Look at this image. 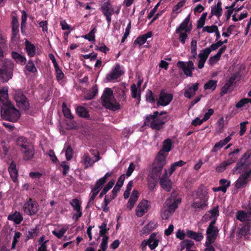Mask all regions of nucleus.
Wrapping results in <instances>:
<instances>
[{
    "instance_id": "1",
    "label": "nucleus",
    "mask_w": 251,
    "mask_h": 251,
    "mask_svg": "<svg viewBox=\"0 0 251 251\" xmlns=\"http://www.w3.org/2000/svg\"><path fill=\"white\" fill-rule=\"evenodd\" d=\"M7 50V41L4 37L0 33V80L2 82H6L12 78L14 64L12 61L7 59H2L4 53Z\"/></svg>"
},
{
    "instance_id": "2",
    "label": "nucleus",
    "mask_w": 251,
    "mask_h": 251,
    "mask_svg": "<svg viewBox=\"0 0 251 251\" xmlns=\"http://www.w3.org/2000/svg\"><path fill=\"white\" fill-rule=\"evenodd\" d=\"M159 112L154 111L153 114L147 115L144 121V125L149 126L151 129L157 131L161 129L164 125L169 120L168 116H158Z\"/></svg>"
},
{
    "instance_id": "3",
    "label": "nucleus",
    "mask_w": 251,
    "mask_h": 251,
    "mask_svg": "<svg viewBox=\"0 0 251 251\" xmlns=\"http://www.w3.org/2000/svg\"><path fill=\"white\" fill-rule=\"evenodd\" d=\"M166 164V156L160 151L152 164L151 170L149 172V176L156 179H160L163 167Z\"/></svg>"
},
{
    "instance_id": "4",
    "label": "nucleus",
    "mask_w": 251,
    "mask_h": 251,
    "mask_svg": "<svg viewBox=\"0 0 251 251\" xmlns=\"http://www.w3.org/2000/svg\"><path fill=\"white\" fill-rule=\"evenodd\" d=\"M0 115L3 120L15 122L19 119L21 114L12 103H9L0 107Z\"/></svg>"
},
{
    "instance_id": "5",
    "label": "nucleus",
    "mask_w": 251,
    "mask_h": 251,
    "mask_svg": "<svg viewBox=\"0 0 251 251\" xmlns=\"http://www.w3.org/2000/svg\"><path fill=\"white\" fill-rule=\"evenodd\" d=\"M113 98H114V97L112 89L108 87L105 88L101 97L102 105L107 109L112 111L120 109L121 105L119 102L115 101L114 103H113L111 101Z\"/></svg>"
},
{
    "instance_id": "6",
    "label": "nucleus",
    "mask_w": 251,
    "mask_h": 251,
    "mask_svg": "<svg viewBox=\"0 0 251 251\" xmlns=\"http://www.w3.org/2000/svg\"><path fill=\"white\" fill-rule=\"evenodd\" d=\"M251 150H248L244 153L239 161L236 163L235 166L232 170L234 175L241 174L242 172L251 169Z\"/></svg>"
},
{
    "instance_id": "7",
    "label": "nucleus",
    "mask_w": 251,
    "mask_h": 251,
    "mask_svg": "<svg viewBox=\"0 0 251 251\" xmlns=\"http://www.w3.org/2000/svg\"><path fill=\"white\" fill-rule=\"evenodd\" d=\"M39 209V205L38 202L29 198L28 201H25L23 206V210L25 214L29 216H33L36 215Z\"/></svg>"
},
{
    "instance_id": "8",
    "label": "nucleus",
    "mask_w": 251,
    "mask_h": 251,
    "mask_svg": "<svg viewBox=\"0 0 251 251\" xmlns=\"http://www.w3.org/2000/svg\"><path fill=\"white\" fill-rule=\"evenodd\" d=\"M14 98L18 107L25 110L29 109V104L28 100L21 91H16L14 94Z\"/></svg>"
},
{
    "instance_id": "9",
    "label": "nucleus",
    "mask_w": 251,
    "mask_h": 251,
    "mask_svg": "<svg viewBox=\"0 0 251 251\" xmlns=\"http://www.w3.org/2000/svg\"><path fill=\"white\" fill-rule=\"evenodd\" d=\"M177 67L182 70L184 74L187 76H192V71L195 69L194 62L191 60L188 62L179 61L177 63Z\"/></svg>"
},
{
    "instance_id": "10",
    "label": "nucleus",
    "mask_w": 251,
    "mask_h": 251,
    "mask_svg": "<svg viewBox=\"0 0 251 251\" xmlns=\"http://www.w3.org/2000/svg\"><path fill=\"white\" fill-rule=\"evenodd\" d=\"M100 10L103 15L105 17L108 25H109L111 22V16L114 14V9L110 2L108 0L102 4Z\"/></svg>"
},
{
    "instance_id": "11",
    "label": "nucleus",
    "mask_w": 251,
    "mask_h": 251,
    "mask_svg": "<svg viewBox=\"0 0 251 251\" xmlns=\"http://www.w3.org/2000/svg\"><path fill=\"white\" fill-rule=\"evenodd\" d=\"M173 99V94L167 93L164 90L162 89L160 92L159 98L156 101V105L157 106L168 105Z\"/></svg>"
},
{
    "instance_id": "12",
    "label": "nucleus",
    "mask_w": 251,
    "mask_h": 251,
    "mask_svg": "<svg viewBox=\"0 0 251 251\" xmlns=\"http://www.w3.org/2000/svg\"><path fill=\"white\" fill-rule=\"evenodd\" d=\"M180 202V199H176L171 196L166 200L164 203L163 207L174 213Z\"/></svg>"
},
{
    "instance_id": "13",
    "label": "nucleus",
    "mask_w": 251,
    "mask_h": 251,
    "mask_svg": "<svg viewBox=\"0 0 251 251\" xmlns=\"http://www.w3.org/2000/svg\"><path fill=\"white\" fill-rule=\"evenodd\" d=\"M20 152L23 160L26 161H30L34 156L35 149L33 145L31 144L24 149L21 150Z\"/></svg>"
},
{
    "instance_id": "14",
    "label": "nucleus",
    "mask_w": 251,
    "mask_h": 251,
    "mask_svg": "<svg viewBox=\"0 0 251 251\" xmlns=\"http://www.w3.org/2000/svg\"><path fill=\"white\" fill-rule=\"evenodd\" d=\"M156 234L155 233H152L149 239L147 241L144 240L142 243V250L145 251L146 249V246L148 245L151 250L154 249L158 244V240L155 239Z\"/></svg>"
},
{
    "instance_id": "15",
    "label": "nucleus",
    "mask_w": 251,
    "mask_h": 251,
    "mask_svg": "<svg viewBox=\"0 0 251 251\" xmlns=\"http://www.w3.org/2000/svg\"><path fill=\"white\" fill-rule=\"evenodd\" d=\"M159 180L161 187L167 192L170 191L172 188V182L168 176L166 169L164 170V173Z\"/></svg>"
},
{
    "instance_id": "16",
    "label": "nucleus",
    "mask_w": 251,
    "mask_h": 251,
    "mask_svg": "<svg viewBox=\"0 0 251 251\" xmlns=\"http://www.w3.org/2000/svg\"><path fill=\"white\" fill-rule=\"evenodd\" d=\"M120 69L121 67L120 64H116L111 72L107 74L106 76V79L107 81H111L112 80L116 79L120 77L123 74V72Z\"/></svg>"
},
{
    "instance_id": "17",
    "label": "nucleus",
    "mask_w": 251,
    "mask_h": 251,
    "mask_svg": "<svg viewBox=\"0 0 251 251\" xmlns=\"http://www.w3.org/2000/svg\"><path fill=\"white\" fill-rule=\"evenodd\" d=\"M127 92L128 89L126 88L125 83H122L117 89L118 98L121 101L122 104L125 103L126 101L127 96L126 93Z\"/></svg>"
},
{
    "instance_id": "18",
    "label": "nucleus",
    "mask_w": 251,
    "mask_h": 251,
    "mask_svg": "<svg viewBox=\"0 0 251 251\" xmlns=\"http://www.w3.org/2000/svg\"><path fill=\"white\" fill-rule=\"evenodd\" d=\"M219 230L218 227L208 226L206 231V239L216 241L219 234Z\"/></svg>"
},
{
    "instance_id": "19",
    "label": "nucleus",
    "mask_w": 251,
    "mask_h": 251,
    "mask_svg": "<svg viewBox=\"0 0 251 251\" xmlns=\"http://www.w3.org/2000/svg\"><path fill=\"white\" fill-rule=\"evenodd\" d=\"M97 155H95L96 159L95 160H93L90 157L88 153H86L84 154L83 157V163L85 165L84 169H86L89 167H92L96 161H99L100 159V157L98 151H96Z\"/></svg>"
},
{
    "instance_id": "20",
    "label": "nucleus",
    "mask_w": 251,
    "mask_h": 251,
    "mask_svg": "<svg viewBox=\"0 0 251 251\" xmlns=\"http://www.w3.org/2000/svg\"><path fill=\"white\" fill-rule=\"evenodd\" d=\"M236 78V76L235 75H232L231 76L229 77L228 80H227L226 84L222 87L221 89L220 93L221 96H224V95L227 94L229 92Z\"/></svg>"
},
{
    "instance_id": "21",
    "label": "nucleus",
    "mask_w": 251,
    "mask_h": 251,
    "mask_svg": "<svg viewBox=\"0 0 251 251\" xmlns=\"http://www.w3.org/2000/svg\"><path fill=\"white\" fill-rule=\"evenodd\" d=\"M190 15H188L180 24L179 26L176 29V33H178L180 31H191L192 28L188 26V24L190 20Z\"/></svg>"
},
{
    "instance_id": "22",
    "label": "nucleus",
    "mask_w": 251,
    "mask_h": 251,
    "mask_svg": "<svg viewBox=\"0 0 251 251\" xmlns=\"http://www.w3.org/2000/svg\"><path fill=\"white\" fill-rule=\"evenodd\" d=\"M199 83L197 82L193 84L191 86H188L185 90L184 96L185 97L191 99L196 94V92L198 90Z\"/></svg>"
},
{
    "instance_id": "23",
    "label": "nucleus",
    "mask_w": 251,
    "mask_h": 251,
    "mask_svg": "<svg viewBox=\"0 0 251 251\" xmlns=\"http://www.w3.org/2000/svg\"><path fill=\"white\" fill-rule=\"evenodd\" d=\"M16 144L20 151L32 144L27 138L24 136L18 137L16 140Z\"/></svg>"
},
{
    "instance_id": "24",
    "label": "nucleus",
    "mask_w": 251,
    "mask_h": 251,
    "mask_svg": "<svg viewBox=\"0 0 251 251\" xmlns=\"http://www.w3.org/2000/svg\"><path fill=\"white\" fill-rule=\"evenodd\" d=\"M148 201L143 200L139 202L136 209V214L138 217H142L148 210Z\"/></svg>"
},
{
    "instance_id": "25",
    "label": "nucleus",
    "mask_w": 251,
    "mask_h": 251,
    "mask_svg": "<svg viewBox=\"0 0 251 251\" xmlns=\"http://www.w3.org/2000/svg\"><path fill=\"white\" fill-rule=\"evenodd\" d=\"M222 4V3L221 1L219 0L216 5H213L211 7V15L209 17V19H210L213 15H215L218 18H219L222 15L223 9Z\"/></svg>"
},
{
    "instance_id": "26",
    "label": "nucleus",
    "mask_w": 251,
    "mask_h": 251,
    "mask_svg": "<svg viewBox=\"0 0 251 251\" xmlns=\"http://www.w3.org/2000/svg\"><path fill=\"white\" fill-rule=\"evenodd\" d=\"M8 90L3 88L0 90V107L11 102L8 99Z\"/></svg>"
},
{
    "instance_id": "27",
    "label": "nucleus",
    "mask_w": 251,
    "mask_h": 251,
    "mask_svg": "<svg viewBox=\"0 0 251 251\" xmlns=\"http://www.w3.org/2000/svg\"><path fill=\"white\" fill-rule=\"evenodd\" d=\"M152 35L151 31L148 32L147 33L139 36L134 41V45H139L140 46L144 45L147 41L149 38H151Z\"/></svg>"
},
{
    "instance_id": "28",
    "label": "nucleus",
    "mask_w": 251,
    "mask_h": 251,
    "mask_svg": "<svg viewBox=\"0 0 251 251\" xmlns=\"http://www.w3.org/2000/svg\"><path fill=\"white\" fill-rule=\"evenodd\" d=\"M232 135L233 133H231V134H230V135L226 137L224 140H221L219 142L216 143L211 150L212 152H217L219 149L222 148L225 145L227 144L231 140V136H232Z\"/></svg>"
},
{
    "instance_id": "29",
    "label": "nucleus",
    "mask_w": 251,
    "mask_h": 251,
    "mask_svg": "<svg viewBox=\"0 0 251 251\" xmlns=\"http://www.w3.org/2000/svg\"><path fill=\"white\" fill-rule=\"evenodd\" d=\"M12 40H14L16 36L19 32V22L17 18L15 16H13L12 18Z\"/></svg>"
},
{
    "instance_id": "30",
    "label": "nucleus",
    "mask_w": 251,
    "mask_h": 251,
    "mask_svg": "<svg viewBox=\"0 0 251 251\" xmlns=\"http://www.w3.org/2000/svg\"><path fill=\"white\" fill-rule=\"evenodd\" d=\"M7 219L13 221L15 224L19 225L23 220V217L19 212L15 211L14 213L9 214L8 216Z\"/></svg>"
},
{
    "instance_id": "31",
    "label": "nucleus",
    "mask_w": 251,
    "mask_h": 251,
    "mask_svg": "<svg viewBox=\"0 0 251 251\" xmlns=\"http://www.w3.org/2000/svg\"><path fill=\"white\" fill-rule=\"evenodd\" d=\"M8 171L13 181L14 182H17L18 172L16 169V165L14 162H12L9 166Z\"/></svg>"
},
{
    "instance_id": "32",
    "label": "nucleus",
    "mask_w": 251,
    "mask_h": 251,
    "mask_svg": "<svg viewBox=\"0 0 251 251\" xmlns=\"http://www.w3.org/2000/svg\"><path fill=\"white\" fill-rule=\"evenodd\" d=\"M251 216V211L246 212L244 210H238L236 215V219L241 222H245Z\"/></svg>"
},
{
    "instance_id": "33",
    "label": "nucleus",
    "mask_w": 251,
    "mask_h": 251,
    "mask_svg": "<svg viewBox=\"0 0 251 251\" xmlns=\"http://www.w3.org/2000/svg\"><path fill=\"white\" fill-rule=\"evenodd\" d=\"M250 230L251 226L250 225L249 222L248 221L247 223L244 224L241 228H239L237 235L238 238H240L242 237L243 236H244V237L246 238V235H247L248 233L249 232Z\"/></svg>"
},
{
    "instance_id": "34",
    "label": "nucleus",
    "mask_w": 251,
    "mask_h": 251,
    "mask_svg": "<svg viewBox=\"0 0 251 251\" xmlns=\"http://www.w3.org/2000/svg\"><path fill=\"white\" fill-rule=\"evenodd\" d=\"M139 196V193L137 190L134 189L132 192V194L128 200L127 208L131 210L134 204L137 201Z\"/></svg>"
},
{
    "instance_id": "35",
    "label": "nucleus",
    "mask_w": 251,
    "mask_h": 251,
    "mask_svg": "<svg viewBox=\"0 0 251 251\" xmlns=\"http://www.w3.org/2000/svg\"><path fill=\"white\" fill-rule=\"evenodd\" d=\"M241 150V149L237 148L228 153V156L229 158L226 160L228 164L230 165L237 161L238 157V153Z\"/></svg>"
},
{
    "instance_id": "36",
    "label": "nucleus",
    "mask_w": 251,
    "mask_h": 251,
    "mask_svg": "<svg viewBox=\"0 0 251 251\" xmlns=\"http://www.w3.org/2000/svg\"><path fill=\"white\" fill-rule=\"evenodd\" d=\"M11 56L17 63L22 65H24L26 61V59L24 56L21 55L16 51H13L11 52Z\"/></svg>"
},
{
    "instance_id": "37",
    "label": "nucleus",
    "mask_w": 251,
    "mask_h": 251,
    "mask_svg": "<svg viewBox=\"0 0 251 251\" xmlns=\"http://www.w3.org/2000/svg\"><path fill=\"white\" fill-rule=\"evenodd\" d=\"M186 236L196 241H201L203 238V236L201 233L196 232L192 230H187L186 232Z\"/></svg>"
},
{
    "instance_id": "38",
    "label": "nucleus",
    "mask_w": 251,
    "mask_h": 251,
    "mask_svg": "<svg viewBox=\"0 0 251 251\" xmlns=\"http://www.w3.org/2000/svg\"><path fill=\"white\" fill-rule=\"evenodd\" d=\"M25 50L28 56L33 57L35 54L36 49L34 45L29 41L26 40L25 42Z\"/></svg>"
},
{
    "instance_id": "39",
    "label": "nucleus",
    "mask_w": 251,
    "mask_h": 251,
    "mask_svg": "<svg viewBox=\"0 0 251 251\" xmlns=\"http://www.w3.org/2000/svg\"><path fill=\"white\" fill-rule=\"evenodd\" d=\"M76 113L80 117L89 119L90 115L87 109L82 106H78L76 108Z\"/></svg>"
},
{
    "instance_id": "40",
    "label": "nucleus",
    "mask_w": 251,
    "mask_h": 251,
    "mask_svg": "<svg viewBox=\"0 0 251 251\" xmlns=\"http://www.w3.org/2000/svg\"><path fill=\"white\" fill-rule=\"evenodd\" d=\"M70 204L73 207V210L76 212L82 211V207L80 201L75 198L70 201Z\"/></svg>"
},
{
    "instance_id": "41",
    "label": "nucleus",
    "mask_w": 251,
    "mask_h": 251,
    "mask_svg": "<svg viewBox=\"0 0 251 251\" xmlns=\"http://www.w3.org/2000/svg\"><path fill=\"white\" fill-rule=\"evenodd\" d=\"M39 232V229L37 226H36L35 228L30 229L27 232L26 234V238L27 240H29L30 239H33L36 236H37Z\"/></svg>"
},
{
    "instance_id": "42",
    "label": "nucleus",
    "mask_w": 251,
    "mask_h": 251,
    "mask_svg": "<svg viewBox=\"0 0 251 251\" xmlns=\"http://www.w3.org/2000/svg\"><path fill=\"white\" fill-rule=\"evenodd\" d=\"M62 112L64 117L70 120L74 119V116L72 115L70 109L67 107V104L65 102H63L62 104Z\"/></svg>"
},
{
    "instance_id": "43",
    "label": "nucleus",
    "mask_w": 251,
    "mask_h": 251,
    "mask_svg": "<svg viewBox=\"0 0 251 251\" xmlns=\"http://www.w3.org/2000/svg\"><path fill=\"white\" fill-rule=\"evenodd\" d=\"M115 181L113 179L111 180L108 182V183L106 185V186L103 188L101 192H100L99 198H102V197L105 195L107 192L112 188L113 185H114Z\"/></svg>"
},
{
    "instance_id": "44",
    "label": "nucleus",
    "mask_w": 251,
    "mask_h": 251,
    "mask_svg": "<svg viewBox=\"0 0 251 251\" xmlns=\"http://www.w3.org/2000/svg\"><path fill=\"white\" fill-rule=\"evenodd\" d=\"M98 87L96 85L94 86L91 90L85 95V99L87 100H91L94 98L98 94Z\"/></svg>"
},
{
    "instance_id": "45",
    "label": "nucleus",
    "mask_w": 251,
    "mask_h": 251,
    "mask_svg": "<svg viewBox=\"0 0 251 251\" xmlns=\"http://www.w3.org/2000/svg\"><path fill=\"white\" fill-rule=\"evenodd\" d=\"M217 80H209L204 84L203 88L204 90L211 89L213 91L217 87Z\"/></svg>"
},
{
    "instance_id": "46",
    "label": "nucleus",
    "mask_w": 251,
    "mask_h": 251,
    "mask_svg": "<svg viewBox=\"0 0 251 251\" xmlns=\"http://www.w3.org/2000/svg\"><path fill=\"white\" fill-rule=\"evenodd\" d=\"M156 96H155L152 92L148 89L146 94V100L149 103H154L156 100Z\"/></svg>"
},
{
    "instance_id": "47",
    "label": "nucleus",
    "mask_w": 251,
    "mask_h": 251,
    "mask_svg": "<svg viewBox=\"0 0 251 251\" xmlns=\"http://www.w3.org/2000/svg\"><path fill=\"white\" fill-rule=\"evenodd\" d=\"M207 192L204 190L202 188H200L197 191L196 195L198 198L201 200H205V199L208 201V196H207Z\"/></svg>"
},
{
    "instance_id": "48",
    "label": "nucleus",
    "mask_w": 251,
    "mask_h": 251,
    "mask_svg": "<svg viewBox=\"0 0 251 251\" xmlns=\"http://www.w3.org/2000/svg\"><path fill=\"white\" fill-rule=\"evenodd\" d=\"M107 225V221L106 220H104V221L101 224V225L99 226V228L100 229V236L103 237L104 236H107L106 234L108 233V231L109 230V228H106Z\"/></svg>"
},
{
    "instance_id": "49",
    "label": "nucleus",
    "mask_w": 251,
    "mask_h": 251,
    "mask_svg": "<svg viewBox=\"0 0 251 251\" xmlns=\"http://www.w3.org/2000/svg\"><path fill=\"white\" fill-rule=\"evenodd\" d=\"M159 180V179H155V178H153L152 177H150L148 176V185L149 189L151 191L152 190L157 184Z\"/></svg>"
},
{
    "instance_id": "50",
    "label": "nucleus",
    "mask_w": 251,
    "mask_h": 251,
    "mask_svg": "<svg viewBox=\"0 0 251 251\" xmlns=\"http://www.w3.org/2000/svg\"><path fill=\"white\" fill-rule=\"evenodd\" d=\"M97 29L94 27L87 34L83 36V37L89 41H95V33L96 32Z\"/></svg>"
},
{
    "instance_id": "51",
    "label": "nucleus",
    "mask_w": 251,
    "mask_h": 251,
    "mask_svg": "<svg viewBox=\"0 0 251 251\" xmlns=\"http://www.w3.org/2000/svg\"><path fill=\"white\" fill-rule=\"evenodd\" d=\"M207 200L196 201L192 204V207L194 208H203L206 205Z\"/></svg>"
},
{
    "instance_id": "52",
    "label": "nucleus",
    "mask_w": 251,
    "mask_h": 251,
    "mask_svg": "<svg viewBox=\"0 0 251 251\" xmlns=\"http://www.w3.org/2000/svg\"><path fill=\"white\" fill-rule=\"evenodd\" d=\"M172 146V143L171 140L169 138L166 139L163 142L162 147L163 151L168 152L171 151Z\"/></svg>"
},
{
    "instance_id": "53",
    "label": "nucleus",
    "mask_w": 251,
    "mask_h": 251,
    "mask_svg": "<svg viewBox=\"0 0 251 251\" xmlns=\"http://www.w3.org/2000/svg\"><path fill=\"white\" fill-rule=\"evenodd\" d=\"M112 200L111 199L110 200L108 195H105L104 201L101 204V207L104 212H107L109 211V209L107 206Z\"/></svg>"
},
{
    "instance_id": "54",
    "label": "nucleus",
    "mask_w": 251,
    "mask_h": 251,
    "mask_svg": "<svg viewBox=\"0 0 251 251\" xmlns=\"http://www.w3.org/2000/svg\"><path fill=\"white\" fill-rule=\"evenodd\" d=\"M106 181L103 179L102 177L98 179L93 188V190H97L100 192V190L102 188L103 185L106 183Z\"/></svg>"
},
{
    "instance_id": "55",
    "label": "nucleus",
    "mask_w": 251,
    "mask_h": 251,
    "mask_svg": "<svg viewBox=\"0 0 251 251\" xmlns=\"http://www.w3.org/2000/svg\"><path fill=\"white\" fill-rule=\"evenodd\" d=\"M229 165H230V164H228V163L225 160L216 167V171L218 173H222L224 172Z\"/></svg>"
},
{
    "instance_id": "56",
    "label": "nucleus",
    "mask_w": 251,
    "mask_h": 251,
    "mask_svg": "<svg viewBox=\"0 0 251 251\" xmlns=\"http://www.w3.org/2000/svg\"><path fill=\"white\" fill-rule=\"evenodd\" d=\"M26 70L31 73H35L37 71L33 62L31 60H29L25 66Z\"/></svg>"
},
{
    "instance_id": "57",
    "label": "nucleus",
    "mask_w": 251,
    "mask_h": 251,
    "mask_svg": "<svg viewBox=\"0 0 251 251\" xmlns=\"http://www.w3.org/2000/svg\"><path fill=\"white\" fill-rule=\"evenodd\" d=\"M99 191L97 190H93V189L92 188L91 190V194L90 196V199L89 200V201L88 202L87 207H90L91 205L93 204V201L94 199H95L96 196L99 193Z\"/></svg>"
},
{
    "instance_id": "58",
    "label": "nucleus",
    "mask_w": 251,
    "mask_h": 251,
    "mask_svg": "<svg viewBox=\"0 0 251 251\" xmlns=\"http://www.w3.org/2000/svg\"><path fill=\"white\" fill-rule=\"evenodd\" d=\"M73 152V150L71 145H68L65 151V156L67 160L69 161L72 158Z\"/></svg>"
},
{
    "instance_id": "59",
    "label": "nucleus",
    "mask_w": 251,
    "mask_h": 251,
    "mask_svg": "<svg viewBox=\"0 0 251 251\" xmlns=\"http://www.w3.org/2000/svg\"><path fill=\"white\" fill-rule=\"evenodd\" d=\"M22 21L21 24V32H23L24 28L25 27V24L26 23L27 20V14L25 10H23L22 11Z\"/></svg>"
},
{
    "instance_id": "60",
    "label": "nucleus",
    "mask_w": 251,
    "mask_h": 251,
    "mask_svg": "<svg viewBox=\"0 0 251 251\" xmlns=\"http://www.w3.org/2000/svg\"><path fill=\"white\" fill-rule=\"evenodd\" d=\"M215 241L206 240V242L205 243V246L206 248L204 249V251H215V248L212 245V244Z\"/></svg>"
},
{
    "instance_id": "61",
    "label": "nucleus",
    "mask_w": 251,
    "mask_h": 251,
    "mask_svg": "<svg viewBox=\"0 0 251 251\" xmlns=\"http://www.w3.org/2000/svg\"><path fill=\"white\" fill-rule=\"evenodd\" d=\"M208 212L213 218H217L219 215V206H214Z\"/></svg>"
},
{
    "instance_id": "62",
    "label": "nucleus",
    "mask_w": 251,
    "mask_h": 251,
    "mask_svg": "<svg viewBox=\"0 0 251 251\" xmlns=\"http://www.w3.org/2000/svg\"><path fill=\"white\" fill-rule=\"evenodd\" d=\"M189 32H190L180 31V32L178 33L179 34V40L182 44H185L186 39L188 37L187 33Z\"/></svg>"
},
{
    "instance_id": "63",
    "label": "nucleus",
    "mask_w": 251,
    "mask_h": 251,
    "mask_svg": "<svg viewBox=\"0 0 251 251\" xmlns=\"http://www.w3.org/2000/svg\"><path fill=\"white\" fill-rule=\"evenodd\" d=\"M66 230H67L66 229H65L64 228H62L58 231L53 230L52 231V233L54 235L56 236L58 239H61L63 236V235H64L65 232H66Z\"/></svg>"
},
{
    "instance_id": "64",
    "label": "nucleus",
    "mask_w": 251,
    "mask_h": 251,
    "mask_svg": "<svg viewBox=\"0 0 251 251\" xmlns=\"http://www.w3.org/2000/svg\"><path fill=\"white\" fill-rule=\"evenodd\" d=\"M109 237L108 236H104L102 237V242L100 244V248L102 251H105L107 248V243Z\"/></svg>"
}]
</instances>
